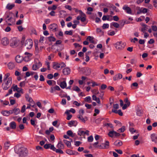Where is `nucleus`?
<instances>
[{
    "label": "nucleus",
    "mask_w": 157,
    "mask_h": 157,
    "mask_svg": "<svg viewBox=\"0 0 157 157\" xmlns=\"http://www.w3.org/2000/svg\"><path fill=\"white\" fill-rule=\"evenodd\" d=\"M84 73L86 75H90L91 73V69L89 67H86L85 69Z\"/></svg>",
    "instance_id": "f3484780"
},
{
    "label": "nucleus",
    "mask_w": 157,
    "mask_h": 157,
    "mask_svg": "<svg viewBox=\"0 0 157 157\" xmlns=\"http://www.w3.org/2000/svg\"><path fill=\"white\" fill-rule=\"evenodd\" d=\"M50 148L53 151H55L56 150V148L54 147V145H52L50 144Z\"/></svg>",
    "instance_id": "69168bd1"
},
{
    "label": "nucleus",
    "mask_w": 157,
    "mask_h": 157,
    "mask_svg": "<svg viewBox=\"0 0 157 157\" xmlns=\"http://www.w3.org/2000/svg\"><path fill=\"white\" fill-rule=\"evenodd\" d=\"M114 144L117 147H119L122 145V143L120 140H117L115 142Z\"/></svg>",
    "instance_id": "412c9836"
},
{
    "label": "nucleus",
    "mask_w": 157,
    "mask_h": 157,
    "mask_svg": "<svg viewBox=\"0 0 157 157\" xmlns=\"http://www.w3.org/2000/svg\"><path fill=\"white\" fill-rule=\"evenodd\" d=\"M143 27L142 28L141 31L144 33H145V31L147 29V25L146 24H143L142 25Z\"/></svg>",
    "instance_id": "c85d7f7f"
},
{
    "label": "nucleus",
    "mask_w": 157,
    "mask_h": 157,
    "mask_svg": "<svg viewBox=\"0 0 157 157\" xmlns=\"http://www.w3.org/2000/svg\"><path fill=\"white\" fill-rule=\"evenodd\" d=\"M61 149L59 148L58 149H56V150L55 151L56 153H60L61 154H63V152Z\"/></svg>",
    "instance_id": "de8ad7c7"
},
{
    "label": "nucleus",
    "mask_w": 157,
    "mask_h": 157,
    "mask_svg": "<svg viewBox=\"0 0 157 157\" xmlns=\"http://www.w3.org/2000/svg\"><path fill=\"white\" fill-rule=\"evenodd\" d=\"M10 144L9 141L6 142L4 144V147L5 149L7 150L9 147Z\"/></svg>",
    "instance_id": "393cba45"
},
{
    "label": "nucleus",
    "mask_w": 157,
    "mask_h": 157,
    "mask_svg": "<svg viewBox=\"0 0 157 157\" xmlns=\"http://www.w3.org/2000/svg\"><path fill=\"white\" fill-rule=\"evenodd\" d=\"M151 138L152 142H154L155 143H157V135L153 133L151 135Z\"/></svg>",
    "instance_id": "9d476101"
},
{
    "label": "nucleus",
    "mask_w": 157,
    "mask_h": 157,
    "mask_svg": "<svg viewBox=\"0 0 157 157\" xmlns=\"http://www.w3.org/2000/svg\"><path fill=\"white\" fill-rule=\"evenodd\" d=\"M124 102L125 103V104H127L128 106H129L130 104V102L128 100L127 98H126L124 100Z\"/></svg>",
    "instance_id": "e433bc0d"
},
{
    "label": "nucleus",
    "mask_w": 157,
    "mask_h": 157,
    "mask_svg": "<svg viewBox=\"0 0 157 157\" xmlns=\"http://www.w3.org/2000/svg\"><path fill=\"white\" fill-rule=\"evenodd\" d=\"M63 142L67 145L68 147H70L71 146V144L70 141H68L66 140H63Z\"/></svg>",
    "instance_id": "7c9ffc66"
},
{
    "label": "nucleus",
    "mask_w": 157,
    "mask_h": 157,
    "mask_svg": "<svg viewBox=\"0 0 157 157\" xmlns=\"http://www.w3.org/2000/svg\"><path fill=\"white\" fill-rule=\"evenodd\" d=\"M113 26L116 28H118L119 27V25L117 23L115 22H113L112 23V24H111L110 27H111L112 25Z\"/></svg>",
    "instance_id": "2f4dec72"
},
{
    "label": "nucleus",
    "mask_w": 157,
    "mask_h": 157,
    "mask_svg": "<svg viewBox=\"0 0 157 157\" xmlns=\"http://www.w3.org/2000/svg\"><path fill=\"white\" fill-rule=\"evenodd\" d=\"M84 111L83 109H80L78 111V114L77 116V117L79 121L85 123L86 121L88 120V118L86 117H85L84 118L82 116L84 113Z\"/></svg>",
    "instance_id": "f03ea898"
},
{
    "label": "nucleus",
    "mask_w": 157,
    "mask_h": 157,
    "mask_svg": "<svg viewBox=\"0 0 157 157\" xmlns=\"http://www.w3.org/2000/svg\"><path fill=\"white\" fill-rule=\"evenodd\" d=\"M93 37L89 36L87 37V39L90 41L91 43H94V41L93 40Z\"/></svg>",
    "instance_id": "3c124183"
},
{
    "label": "nucleus",
    "mask_w": 157,
    "mask_h": 157,
    "mask_svg": "<svg viewBox=\"0 0 157 157\" xmlns=\"http://www.w3.org/2000/svg\"><path fill=\"white\" fill-rule=\"evenodd\" d=\"M57 25L54 23L50 25L49 26V28L50 30L55 32L57 31Z\"/></svg>",
    "instance_id": "0eeeda50"
},
{
    "label": "nucleus",
    "mask_w": 157,
    "mask_h": 157,
    "mask_svg": "<svg viewBox=\"0 0 157 157\" xmlns=\"http://www.w3.org/2000/svg\"><path fill=\"white\" fill-rule=\"evenodd\" d=\"M59 86L62 88L64 89L67 87V83L65 81H63L60 82Z\"/></svg>",
    "instance_id": "b1692460"
},
{
    "label": "nucleus",
    "mask_w": 157,
    "mask_h": 157,
    "mask_svg": "<svg viewBox=\"0 0 157 157\" xmlns=\"http://www.w3.org/2000/svg\"><path fill=\"white\" fill-rule=\"evenodd\" d=\"M15 6L14 4H8L6 6V8L9 10H11Z\"/></svg>",
    "instance_id": "c756f323"
},
{
    "label": "nucleus",
    "mask_w": 157,
    "mask_h": 157,
    "mask_svg": "<svg viewBox=\"0 0 157 157\" xmlns=\"http://www.w3.org/2000/svg\"><path fill=\"white\" fill-rule=\"evenodd\" d=\"M23 59V57L19 55H17L15 58V60L17 63H21Z\"/></svg>",
    "instance_id": "dca6fc26"
},
{
    "label": "nucleus",
    "mask_w": 157,
    "mask_h": 157,
    "mask_svg": "<svg viewBox=\"0 0 157 157\" xmlns=\"http://www.w3.org/2000/svg\"><path fill=\"white\" fill-rule=\"evenodd\" d=\"M12 83V78L11 77H9L7 81H4L2 84V87L4 90H6L9 88Z\"/></svg>",
    "instance_id": "7ed1b4c3"
},
{
    "label": "nucleus",
    "mask_w": 157,
    "mask_h": 157,
    "mask_svg": "<svg viewBox=\"0 0 157 157\" xmlns=\"http://www.w3.org/2000/svg\"><path fill=\"white\" fill-rule=\"evenodd\" d=\"M125 130V127L124 126H123L122 127L119 128L117 130V131L119 132H124Z\"/></svg>",
    "instance_id": "f704fd0d"
},
{
    "label": "nucleus",
    "mask_w": 157,
    "mask_h": 157,
    "mask_svg": "<svg viewBox=\"0 0 157 157\" xmlns=\"http://www.w3.org/2000/svg\"><path fill=\"white\" fill-rule=\"evenodd\" d=\"M115 131L113 130L110 131L109 132L108 135V136L112 138L114 137L115 134Z\"/></svg>",
    "instance_id": "cd10ccee"
},
{
    "label": "nucleus",
    "mask_w": 157,
    "mask_h": 157,
    "mask_svg": "<svg viewBox=\"0 0 157 157\" xmlns=\"http://www.w3.org/2000/svg\"><path fill=\"white\" fill-rule=\"evenodd\" d=\"M67 134L69 136L72 137H74L75 136L74 134H73L71 130H68L67 132Z\"/></svg>",
    "instance_id": "473e14b6"
},
{
    "label": "nucleus",
    "mask_w": 157,
    "mask_h": 157,
    "mask_svg": "<svg viewBox=\"0 0 157 157\" xmlns=\"http://www.w3.org/2000/svg\"><path fill=\"white\" fill-rule=\"evenodd\" d=\"M82 143V142L79 141H76L75 142V145L76 146H78Z\"/></svg>",
    "instance_id": "338daca9"
},
{
    "label": "nucleus",
    "mask_w": 157,
    "mask_h": 157,
    "mask_svg": "<svg viewBox=\"0 0 157 157\" xmlns=\"http://www.w3.org/2000/svg\"><path fill=\"white\" fill-rule=\"evenodd\" d=\"M79 11L80 13V15L82 17H81V21L82 22H84L86 20V18L85 17V16H86L85 14L84 13H83L82 12L81 10H79Z\"/></svg>",
    "instance_id": "2eb2a0df"
},
{
    "label": "nucleus",
    "mask_w": 157,
    "mask_h": 157,
    "mask_svg": "<svg viewBox=\"0 0 157 157\" xmlns=\"http://www.w3.org/2000/svg\"><path fill=\"white\" fill-rule=\"evenodd\" d=\"M73 90L77 92H78L80 91V89L77 86H75L73 87Z\"/></svg>",
    "instance_id": "6e6d98bb"
},
{
    "label": "nucleus",
    "mask_w": 157,
    "mask_h": 157,
    "mask_svg": "<svg viewBox=\"0 0 157 157\" xmlns=\"http://www.w3.org/2000/svg\"><path fill=\"white\" fill-rule=\"evenodd\" d=\"M32 68V69L34 71H36L39 68L36 64L33 65Z\"/></svg>",
    "instance_id": "79ce46f5"
},
{
    "label": "nucleus",
    "mask_w": 157,
    "mask_h": 157,
    "mask_svg": "<svg viewBox=\"0 0 157 157\" xmlns=\"http://www.w3.org/2000/svg\"><path fill=\"white\" fill-rule=\"evenodd\" d=\"M92 92L94 94V95L98 94H99V91L97 90L94 89L93 90Z\"/></svg>",
    "instance_id": "0e129e2a"
},
{
    "label": "nucleus",
    "mask_w": 157,
    "mask_h": 157,
    "mask_svg": "<svg viewBox=\"0 0 157 157\" xmlns=\"http://www.w3.org/2000/svg\"><path fill=\"white\" fill-rule=\"evenodd\" d=\"M15 151L18 155L19 157H25L28 153L26 148L23 147H16L15 148Z\"/></svg>",
    "instance_id": "f257e3e1"
},
{
    "label": "nucleus",
    "mask_w": 157,
    "mask_h": 157,
    "mask_svg": "<svg viewBox=\"0 0 157 157\" xmlns=\"http://www.w3.org/2000/svg\"><path fill=\"white\" fill-rule=\"evenodd\" d=\"M109 142L108 141H106L105 143H102L99 146L100 149H108L109 147Z\"/></svg>",
    "instance_id": "423d86ee"
},
{
    "label": "nucleus",
    "mask_w": 157,
    "mask_h": 157,
    "mask_svg": "<svg viewBox=\"0 0 157 157\" xmlns=\"http://www.w3.org/2000/svg\"><path fill=\"white\" fill-rule=\"evenodd\" d=\"M35 53L36 55L38 54L40 52V48L39 49L38 47V44H35Z\"/></svg>",
    "instance_id": "a211bd4d"
},
{
    "label": "nucleus",
    "mask_w": 157,
    "mask_h": 157,
    "mask_svg": "<svg viewBox=\"0 0 157 157\" xmlns=\"http://www.w3.org/2000/svg\"><path fill=\"white\" fill-rule=\"evenodd\" d=\"M122 9L127 13L129 14H132V10L131 8L128 6L127 5H125L123 6Z\"/></svg>",
    "instance_id": "6e6552de"
},
{
    "label": "nucleus",
    "mask_w": 157,
    "mask_h": 157,
    "mask_svg": "<svg viewBox=\"0 0 157 157\" xmlns=\"http://www.w3.org/2000/svg\"><path fill=\"white\" fill-rule=\"evenodd\" d=\"M75 122V121H70L69 123H68V124L69 125H73L75 126L76 125H74V124Z\"/></svg>",
    "instance_id": "49530a36"
},
{
    "label": "nucleus",
    "mask_w": 157,
    "mask_h": 157,
    "mask_svg": "<svg viewBox=\"0 0 157 157\" xmlns=\"http://www.w3.org/2000/svg\"><path fill=\"white\" fill-rule=\"evenodd\" d=\"M48 40L50 41H55L56 40V38L53 36H51L48 38Z\"/></svg>",
    "instance_id": "c9c22d12"
},
{
    "label": "nucleus",
    "mask_w": 157,
    "mask_h": 157,
    "mask_svg": "<svg viewBox=\"0 0 157 157\" xmlns=\"http://www.w3.org/2000/svg\"><path fill=\"white\" fill-rule=\"evenodd\" d=\"M25 108L26 106L25 105H24L22 107L21 109V112L22 113H23L25 111Z\"/></svg>",
    "instance_id": "13d9d810"
},
{
    "label": "nucleus",
    "mask_w": 157,
    "mask_h": 157,
    "mask_svg": "<svg viewBox=\"0 0 157 157\" xmlns=\"http://www.w3.org/2000/svg\"><path fill=\"white\" fill-rule=\"evenodd\" d=\"M13 110H14V113L16 115L18 114L20 112V110L18 108L14 109Z\"/></svg>",
    "instance_id": "a18cd8bd"
},
{
    "label": "nucleus",
    "mask_w": 157,
    "mask_h": 157,
    "mask_svg": "<svg viewBox=\"0 0 157 157\" xmlns=\"http://www.w3.org/2000/svg\"><path fill=\"white\" fill-rule=\"evenodd\" d=\"M10 75V74L9 73H7L4 76V78L3 79V81H7L8 80V78H9L8 77Z\"/></svg>",
    "instance_id": "72a5a7b5"
},
{
    "label": "nucleus",
    "mask_w": 157,
    "mask_h": 157,
    "mask_svg": "<svg viewBox=\"0 0 157 157\" xmlns=\"http://www.w3.org/2000/svg\"><path fill=\"white\" fill-rule=\"evenodd\" d=\"M102 20L103 21H105L106 20L109 21V16H106L105 15L103 16L102 18Z\"/></svg>",
    "instance_id": "c03bdc74"
},
{
    "label": "nucleus",
    "mask_w": 157,
    "mask_h": 157,
    "mask_svg": "<svg viewBox=\"0 0 157 157\" xmlns=\"http://www.w3.org/2000/svg\"><path fill=\"white\" fill-rule=\"evenodd\" d=\"M151 28L153 31H157V26L156 25H152L151 26Z\"/></svg>",
    "instance_id": "052dcab7"
},
{
    "label": "nucleus",
    "mask_w": 157,
    "mask_h": 157,
    "mask_svg": "<svg viewBox=\"0 0 157 157\" xmlns=\"http://www.w3.org/2000/svg\"><path fill=\"white\" fill-rule=\"evenodd\" d=\"M125 44L121 41L118 42L114 44V46L116 49L118 50H122L125 47Z\"/></svg>",
    "instance_id": "39448f33"
},
{
    "label": "nucleus",
    "mask_w": 157,
    "mask_h": 157,
    "mask_svg": "<svg viewBox=\"0 0 157 157\" xmlns=\"http://www.w3.org/2000/svg\"><path fill=\"white\" fill-rule=\"evenodd\" d=\"M60 67V64L57 63L53 62V68L57 70Z\"/></svg>",
    "instance_id": "6ab92c4d"
},
{
    "label": "nucleus",
    "mask_w": 157,
    "mask_h": 157,
    "mask_svg": "<svg viewBox=\"0 0 157 157\" xmlns=\"http://www.w3.org/2000/svg\"><path fill=\"white\" fill-rule=\"evenodd\" d=\"M129 130L130 132L132 133H133L134 132H135L136 131V130H135L132 127L129 128Z\"/></svg>",
    "instance_id": "603ef678"
},
{
    "label": "nucleus",
    "mask_w": 157,
    "mask_h": 157,
    "mask_svg": "<svg viewBox=\"0 0 157 157\" xmlns=\"http://www.w3.org/2000/svg\"><path fill=\"white\" fill-rule=\"evenodd\" d=\"M92 98L93 100L95 101L99 104H100L101 103V101L99 98H97L95 95H93Z\"/></svg>",
    "instance_id": "4be33fe9"
},
{
    "label": "nucleus",
    "mask_w": 157,
    "mask_h": 157,
    "mask_svg": "<svg viewBox=\"0 0 157 157\" xmlns=\"http://www.w3.org/2000/svg\"><path fill=\"white\" fill-rule=\"evenodd\" d=\"M30 100L31 99H30ZM31 101L30 103L31 105V106L34 108H35L36 107V103L35 102L33 101V100H32L31 99Z\"/></svg>",
    "instance_id": "58836bf2"
},
{
    "label": "nucleus",
    "mask_w": 157,
    "mask_h": 157,
    "mask_svg": "<svg viewBox=\"0 0 157 157\" xmlns=\"http://www.w3.org/2000/svg\"><path fill=\"white\" fill-rule=\"evenodd\" d=\"M30 57L31 56H25L23 59L26 62H28L30 60Z\"/></svg>",
    "instance_id": "09e8293b"
},
{
    "label": "nucleus",
    "mask_w": 157,
    "mask_h": 157,
    "mask_svg": "<svg viewBox=\"0 0 157 157\" xmlns=\"http://www.w3.org/2000/svg\"><path fill=\"white\" fill-rule=\"evenodd\" d=\"M84 131H79L78 132V134L80 136L84 135Z\"/></svg>",
    "instance_id": "4d7b16f0"
},
{
    "label": "nucleus",
    "mask_w": 157,
    "mask_h": 157,
    "mask_svg": "<svg viewBox=\"0 0 157 157\" xmlns=\"http://www.w3.org/2000/svg\"><path fill=\"white\" fill-rule=\"evenodd\" d=\"M122 77V74L120 73L116 75L113 77V80L114 81L121 79Z\"/></svg>",
    "instance_id": "f8f14e48"
},
{
    "label": "nucleus",
    "mask_w": 157,
    "mask_h": 157,
    "mask_svg": "<svg viewBox=\"0 0 157 157\" xmlns=\"http://www.w3.org/2000/svg\"><path fill=\"white\" fill-rule=\"evenodd\" d=\"M33 44V43L32 40L30 39L26 40L24 43L25 46L27 49H28L32 48Z\"/></svg>",
    "instance_id": "20e7f679"
},
{
    "label": "nucleus",
    "mask_w": 157,
    "mask_h": 157,
    "mask_svg": "<svg viewBox=\"0 0 157 157\" xmlns=\"http://www.w3.org/2000/svg\"><path fill=\"white\" fill-rule=\"evenodd\" d=\"M1 113L5 116H9V113H8V111L7 110L3 111L1 112Z\"/></svg>",
    "instance_id": "a19ab883"
},
{
    "label": "nucleus",
    "mask_w": 157,
    "mask_h": 157,
    "mask_svg": "<svg viewBox=\"0 0 157 157\" xmlns=\"http://www.w3.org/2000/svg\"><path fill=\"white\" fill-rule=\"evenodd\" d=\"M64 33L66 35H72L73 34L72 31H66Z\"/></svg>",
    "instance_id": "37998d69"
},
{
    "label": "nucleus",
    "mask_w": 157,
    "mask_h": 157,
    "mask_svg": "<svg viewBox=\"0 0 157 157\" xmlns=\"http://www.w3.org/2000/svg\"><path fill=\"white\" fill-rule=\"evenodd\" d=\"M18 44V42L16 40H13L12 41V42L10 44L11 46L13 47L17 46Z\"/></svg>",
    "instance_id": "4468645a"
},
{
    "label": "nucleus",
    "mask_w": 157,
    "mask_h": 157,
    "mask_svg": "<svg viewBox=\"0 0 157 157\" xmlns=\"http://www.w3.org/2000/svg\"><path fill=\"white\" fill-rule=\"evenodd\" d=\"M66 99L63 98L61 102L60 103L63 105H66Z\"/></svg>",
    "instance_id": "bf43d9fd"
},
{
    "label": "nucleus",
    "mask_w": 157,
    "mask_h": 157,
    "mask_svg": "<svg viewBox=\"0 0 157 157\" xmlns=\"http://www.w3.org/2000/svg\"><path fill=\"white\" fill-rule=\"evenodd\" d=\"M71 70L68 67H66L63 70V73L65 75H68L70 73Z\"/></svg>",
    "instance_id": "9b49d317"
},
{
    "label": "nucleus",
    "mask_w": 157,
    "mask_h": 157,
    "mask_svg": "<svg viewBox=\"0 0 157 157\" xmlns=\"http://www.w3.org/2000/svg\"><path fill=\"white\" fill-rule=\"evenodd\" d=\"M25 97L26 100L28 101L29 102H31V100H30V99L31 100V99L32 100H33L31 97H29V95L28 94H26Z\"/></svg>",
    "instance_id": "4c0bfd02"
},
{
    "label": "nucleus",
    "mask_w": 157,
    "mask_h": 157,
    "mask_svg": "<svg viewBox=\"0 0 157 157\" xmlns=\"http://www.w3.org/2000/svg\"><path fill=\"white\" fill-rule=\"evenodd\" d=\"M2 44L4 46H6L9 43V41L6 37H4L1 40Z\"/></svg>",
    "instance_id": "1a4fd4ad"
},
{
    "label": "nucleus",
    "mask_w": 157,
    "mask_h": 157,
    "mask_svg": "<svg viewBox=\"0 0 157 157\" xmlns=\"http://www.w3.org/2000/svg\"><path fill=\"white\" fill-rule=\"evenodd\" d=\"M85 101L87 102H91V98L90 96H88L85 98Z\"/></svg>",
    "instance_id": "5fc2aeb1"
},
{
    "label": "nucleus",
    "mask_w": 157,
    "mask_h": 157,
    "mask_svg": "<svg viewBox=\"0 0 157 157\" xmlns=\"http://www.w3.org/2000/svg\"><path fill=\"white\" fill-rule=\"evenodd\" d=\"M136 114L138 116H141L143 114V111L139 109H137Z\"/></svg>",
    "instance_id": "bb28decb"
},
{
    "label": "nucleus",
    "mask_w": 157,
    "mask_h": 157,
    "mask_svg": "<svg viewBox=\"0 0 157 157\" xmlns=\"http://www.w3.org/2000/svg\"><path fill=\"white\" fill-rule=\"evenodd\" d=\"M136 62V60L134 59H131L130 61V63L132 64H135Z\"/></svg>",
    "instance_id": "774afa93"
},
{
    "label": "nucleus",
    "mask_w": 157,
    "mask_h": 157,
    "mask_svg": "<svg viewBox=\"0 0 157 157\" xmlns=\"http://www.w3.org/2000/svg\"><path fill=\"white\" fill-rule=\"evenodd\" d=\"M93 140V137L92 136L88 137L87 138V141L89 142H92Z\"/></svg>",
    "instance_id": "ea45409f"
},
{
    "label": "nucleus",
    "mask_w": 157,
    "mask_h": 157,
    "mask_svg": "<svg viewBox=\"0 0 157 157\" xmlns=\"http://www.w3.org/2000/svg\"><path fill=\"white\" fill-rule=\"evenodd\" d=\"M8 68L10 70L13 69L15 67V65L13 62H9L8 64Z\"/></svg>",
    "instance_id": "5701e85b"
},
{
    "label": "nucleus",
    "mask_w": 157,
    "mask_h": 157,
    "mask_svg": "<svg viewBox=\"0 0 157 157\" xmlns=\"http://www.w3.org/2000/svg\"><path fill=\"white\" fill-rule=\"evenodd\" d=\"M109 27V25L108 24H103L102 27L103 29L108 28Z\"/></svg>",
    "instance_id": "8fccbe9b"
},
{
    "label": "nucleus",
    "mask_w": 157,
    "mask_h": 157,
    "mask_svg": "<svg viewBox=\"0 0 157 157\" xmlns=\"http://www.w3.org/2000/svg\"><path fill=\"white\" fill-rule=\"evenodd\" d=\"M113 20L115 21H118L119 20V18L117 16H114L113 17Z\"/></svg>",
    "instance_id": "e2e57ef3"
},
{
    "label": "nucleus",
    "mask_w": 157,
    "mask_h": 157,
    "mask_svg": "<svg viewBox=\"0 0 157 157\" xmlns=\"http://www.w3.org/2000/svg\"><path fill=\"white\" fill-rule=\"evenodd\" d=\"M57 147L58 148L60 149H63L64 148V146L63 144L62 143L61 141H59L58 145H57Z\"/></svg>",
    "instance_id": "a878e982"
},
{
    "label": "nucleus",
    "mask_w": 157,
    "mask_h": 157,
    "mask_svg": "<svg viewBox=\"0 0 157 157\" xmlns=\"http://www.w3.org/2000/svg\"><path fill=\"white\" fill-rule=\"evenodd\" d=\"M98 144V142H96L93 144V145L94 147L95 148H99V145H97Z\"/></svg>",
    "instance_id": "864d4df0"
},
{
    "label": "nucleus",
    "mask_w": 157,
    "mask_h": 157,
    "mask_svg": "<svg viewBox=\"0 0 157 157\" xmlns=\"http://www.w3.org/2000/svg\"><path fill=\"white\" fill-rule=\"evenodd\" d=\"M16 124L14 121H12L10 124V128L12 129H15L16 127Z\"/></svg>",
    "instance_id": "aec40b11"
},
{
    "label": "nucleus",
    "mask_w": 157,
    "mask_h": 157,
    "mask_svg": "<svg viewBox=\"0 0 157 157\" xmlns=\"http://www.w3.org/2000/svg\"><path fill=\"white\" fill-rule=\"evenodd\" d=\"M13 91H17L18 93L21 92L22 94H23L22 89L21 88H19L18 87L17 85L13 87Z\"/></svg>",
    "instance_id": "ddd939ff"
},
{
    "label": "nucleus",
    "mask_w": 157,
    "mask_h": 157,
    "mask_svg": "<svg viewBox=\"0 0 157 157\" xmlns=\"http://www.w3.org/2000/svg\"><path fill=\"white\" fill-rule=\"evenodd\" d=\"M13 15H14V14H13V13H10L9 14L7 15L6 17V19L7 20V19L10 18V17L12 16Z\"/></svg>",
    "instance_id": "680f3d73"
}]
</instances>
